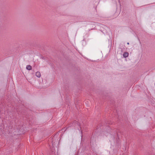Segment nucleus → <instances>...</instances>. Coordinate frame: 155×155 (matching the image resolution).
<instances>
[{"mask_svg": "<svg viewBox=\"0 0 155 155\" xmlns=\"http://www.w3.org/2000/svg\"><path fill=\"white\" fill-rule=\"evenodd\" d=\"M118 0V2L120 3V0Z\"/></svg>", "mask_w": 155, "mask_h": 155, "instance_id": "20e7f679", "label": "nucleus"}, {"mask_svg": "<svg viewBox=\"0 0 155 155\" xmlns=\"http://www.w3.org/2000/svg\"><path fill=\"white\" fill-rule=\"evenodd\" d=\"M35 75L38 78H40L41 76L40 73L39 71H37L35 73Z\"/></svg>", "mask_w": 155, "mask_h": 155, "instance_id": "f03ea898", "label": "nucleus"}, {"mask_svg": "<svg viewBox=\"0 0 155 155\" xmlns=\"http://www.w3.org/2000/svg\"><path fill=\"white\" fill-rule=\"evenodd\" d=\"M127 44L128 45H129V42H127Z\"/></svg>", "mask_w": 155, "mask_h": 155, "instance_id": "39448f33", "label": "nucleus"}, {"mask_svg": "<svg viewBox=\"0 0 155 155\" xmlns=\"http://www.w3.org/2000/svg\"><path fill=\"white\" fill-rule=\"evenodd\" d=\"M128 55L129 54L127 52H124L123 54V56L125 58L127 57Z\"/></svg>", "mask_w": 155, "mask_h": 155, "instance_id": "f257e3e1", "label": "nucleus"}, {"mask_svg": "<svg viewBox=\"0 0 155 155\" xmlns=\"http://www.w3.org/2000/svg\"><path fill=\"white\" fill-rule=\"evenodd\" d=\"M26 69L28 70H31L32 69V67L30 65H28L26 67Z\"/></svg>", "mask_w": 155, "mask_h": 155, "instance_id": "7ed1b4c3", "label": "nucleus"}]
</instances>
